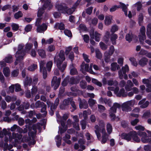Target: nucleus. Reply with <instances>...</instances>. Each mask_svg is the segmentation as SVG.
Segmentation results:
<instances>
[{
	"label": "nucleus",
	"instance_id": "obj_1",
	"mask_svg": "<svg viewBox=\"0 0 151 151\" xmlns=\"http://www.w3.org/2000/svg\"><path fill=\"white\" fill-rule=\"evenodd\" d=\"M65 59V52L63 50H61L59 54L55 55L54 58V62L56 63L57 67L62 72H63L67 66V64L65 63L63 64L61 66V65Z\"/></svg>",
	"mask_w": 151,
	"mask_h": 151
},
{
	"label": "nucleus",
	"instance_id": "obj_2",
	"mask_svg": "<svg viewBox=\"0 0 151 151\" xmlns=\"http://www.w3.org/2000/svg\"><path fill=\"white\" fill-rule=\"evenodd\" d=\"M122 139L129 141L131 140L132 138L136 142H139L140 141V138L137 136V132L135 131H130L128 133L124 132L121 135Z\"/></svg>",
	"mask_w": 151,
	"mask_h": 151
},
{
	"label": "nucleus",
	"instance_id": "obj_3",
	"mask_svg": "<svg viewBox=\"0 0 151 151\" xmlns=\"http://www.w3.org/2000/svg\"><path fill=\"white\" fill-rule=\"evenodd\" d=\"M60 81V78H59L58 79L57 77L56 76L53 77L51 81V86H54V90H56L59 87Z\"/></svg>",
	"mask_w": 151,
	"mask_h": 151
},
{
	"label": "nucleus",
	"instance_id": "obj_4",
	"mask_svg": "<svg viewBox=\"0 0 151 151\" xmlns=\"http://www.w3.org/2000/svg\"><path fill=\"white\" fill-rule=\"evenodd\" d=\"M11 133L10 132H8L5 129H4L2 131H0V137L2 138L5 136L4 141L6 142L8 141V138L7 136L9 137L10 140V137Z\"/></svg>",
	"mask_w": 151,
	"mask_h": 151
},
{
	"label": "nucleus",
	"instance_id": "obj_5",
	"mask_svg": "<svg viewBox=\"0 0 151 151\" xmlns=\"http://www.w3.org/2000/svg\"><path fill=\"white\" fill-rule=\"evenodd\" d=\"M129 68L127 65H125L124 66H123L122 68V70H120L118 71V75L120 79H122L123 78V74L126 73V72L129 71Z\"/></svg>",
	"mask_w": 151,
	"mask_h": 151
},
{
	"label": "nucleus",
	"instance_id": "obj_6",
	"mask_svg": "<svg viewBox=\"0 0 151 151\" xmlns=\"http://www.w3.org/2000/svg\"><path fill=\"white\" fill-rule=\"evenodd\" d=\"M78 100L79 101V107L80 109L83 108L86 109L88 107V104L85 99L82 100L80 97H79Z\"/></svg>",
	"mask_w": 151,
	"mask_h": 151
},
{
	"label": "nucleus",
	"instance_id": "obj_7",
	"mask_svg": "<svg viewBox=\"0 0 151 151\" xmlns=\"http://www.w3.org/2000/svg\"><path fill=\"white\" fill-rule=\"evenodd\" d=\"M55 7L58 11L64 14L65 12H66L67 6L65 4L63 3L57 4Z\"/></svg>",
	"mask_w": 151,
	"mask_h": 151
},
{
	"label": "nucleus",
	"instance_id": "obj_8",
	"mask_svg": "<svg viewBox=\"0 0 151 151\" xmlns=\"http://www.w3.org/2000/svg\"><path fill=\"white\" fill-rule=\"evenodd\" d=\"M146 99L145 98H144L139 102L138 105H141L140 107L141 108H146L149 105V102L148 101H146L145 103Z\"/></svg>",
	"mask_w": 151,
	"mask_h": 151
},
{
	"label": "nucleus",
	"instance_id": "obj_9",
	"mask_svg": "<svg viewBox=\"0 0 151 151\" xmlns=\"http://www.w3.org/2000/svg\"><path fill=\"white\" fill-rule=\"evenodd\" d=\"M23 46L21 44H19V63L20 61L23 60L26 55V51L24 50H22Z\"/></svg>",
	"mask_w": 151,
	"mask_h": 151
},
{
	"label": "nucleus",
	"instance_id": "obj_10",
	"mask_svg": "<svg viewBox=\"0 0 151 151\" xmlns=\"http://www.w3.org/2000/svg\"><path fill=\"white\" fill-rule=\"evenodd\" d=\"M37 29V31L38 32L41 33L42 31L46 30L47 29V26L46 24L43 23L42 24L38 26Z\"/></svg>",
	"mask_w": 151,
	"mask_h": 151
},
{
	"label": "nucleus",
	"instance_id": "obj_11",
	"mask_svg": "<svg viewBox=\"0 0 151 151\" xmlns=\"http://www.w3.org/2000/svg\"><path fill=\"white\" fill-rule=\"evenodd\" d=\"M42 7L45 9L47 8L48 10H50L52 7V5L51 4V0H47L44 2Z\"/></svg>",
	"mask_w": 151,
	"mask_h": 151
},
{
	"label": "nucleus",
	"instance_id": "obj_12",
	"mask_svg": "<svg viewBox=\"0 0 151 151\" xmlns=\"http://www.w3.org/2000/svg\"><path fill=\"white\" fill-rule=\"evenodd\" d=\"M32 82V78L31 77H29L26 76L24 81V85L25 87H26L28 86H30Z\"/></svg>",
	"mask_w": 151,
	"mask_h": 151
},
{
	"label": "nucleus",
	"instance_id": "obj_13",
	"mask_svg": "<svg viewBox=\"0 0 151 151\" xmlns=\"http://www.w3.org/2000/svg\"><path fill=\"white\" fill-rule=\"evenodd\" d=\"M120 107L121 105L117 103H114L113 106L110 108L111 111L110 112H113L114 114L116 113L117 108H119Z\"/></svg>",
	"mask_w": 151,
	"mask_h": 151
},
{
	"label": "nucleus",
	"instance_id": "obj_14",
	"mask_svg": "<svg viewBox=\"0 0 151 151\" xmlns=\"http://www.w3.org/2000/svg\"><path fill=\"white\" fill-rule=\"evenodd\" d=\"M89 64H85V63L83 62L82 63L81 65V70L82 72L84 70L86 72H88L89 71Z\"/></svg>",
	"mask_w": 151,
	"mask_h": 151
},
{
	"label": "nucleus",
	"instance_id": "obj_15",
	"mask_svg": "<svg viewBox=\"0 0 151 151\" xmlns=\"http://www.w3.org/2000/svg\"><path fill=\"white\" fill-rule=\"evenodd\" d=\"M148 62V59L147 58L143 57L139 61V64L142 67H144L146 65Z\"/></svg>",
	"mask_w": 151,
	"mask_h": 151
},
{
	"label": "nucleus",
	"instance_id": "obj_16",
	"mask_svg": "<svg viewBox=\"0 0 151 151\" xmlns=\"http://www.w3.org/2000/svg\"><path fill=\"white\" fill-rule=\"evenodd\" d=\"M15 86V91L16 92L18 91L19 90V84H16L15 85V86L14 85H13L9 87V92L11 93H13L14 91Z\"/></svg>",
	"mask_w": 151,
	"mask_h": 151
},
{
	"label": "nucleus",
	"instance_id": "obj_17",
	"mask_svg": "<svg viewBox=\"0 0 151 151\" xmlns=\"http://www.w3.org/2000/svg\"><path fill=\"white\" fill-rule=\"evenodd\" d=\"M117 96L120 97L121 96L124 97H125L127 96V93L125 92V90L124 88L120 89L119 93L116 94Z\"/></svg>",
	"mask_w": 151,
	"mask_h": 151
},
{
	"label": "nucleus",
	"instance_id": "obj_18",
	"mask_svg": "<svg viewBox=\"0 0 151 151\" xmlns=\"http://www.w3.org/2000/svg\"><path fill=\"white\" fill-rule=\"evenodd\" d=\"M134 37V35L132 33H129L127 34L125 36V39L129 43L131 42L132 40Z\"/></svg>",
	"mask_w": 151,
	"mask_h": 151
},
{
	"label": "nucleus",
	"instance_id": "obj_19",
	"mask_svg": "<svg viewBox=\"0 0 151 151\" xmlns=\"http://www.w3.org/2000/svg\"><path fill=\"white\" fill-rule=\"evenodd\" d=\"M118 38V36L116 34H112L110 37V40L113 45L116 44V40Z\"/></svg>",
	"mask_w": 151,
	"mask_h": 151
},
{
	"label": "nucleus",
	"instance_id": "obj_20",
	"mask_svg": "<svg viewBox=\"0 0 151 151\" xmlns=\"http://www.w3.org/2000/svg\"><path fill=\"white\" fill-rule=\"evenodd\" d=\"M54 28L56 29H58L60 30H63L65 29V25L63 23H58L55 24Z\"/></svg>",
	"mask_w": 151,
	"mask_h": 151
},
{
	"label": "nucleus",
	"instance_id": "obj_21",
	"mask_svg": "<svg viewBox=\"0 0 151 151\" xmlns=\"http://www.w3.org/2000/svg\"><path fill=\"white\" fill-rule=\"evenodd\" d=\"M110 36V32L109 31H106L105 33V35L104 37V41L105 43L107 44L108 42Z\"/></svg>",
	"mask_w": 151,
	"mask_h": 151
},
{
	"label": "nucleus",
	"instance_id": "obj_22",
	"mask_svg": "<svg viewBox=\"0 0 151 151\" xmlns=\"http://www.w3.org/2000/svg\"><path fill=\"white\" fill-rule=\"evenodd\" d=\"M33 44L32 43H27L25 45V49L24 50L26 51V53L29 51L32 47Z\"/></svg>",
	"mask_w": 151,
	"mask_h": 151
},
{
	"label": "nucleus",
	"instance_id": "obj_23",
	"mask_svg": "<svg viewBox=\"0 0 151 151\" xmlns=\"http://www.w3.org/2000/svg\"><path fill=\"white\" fill-rule=\"evenodd\" d=\"M144 17L143 14L140 13L139 15L138 18V23L140 26H141L143 22Z\"/></svg>",
	"mask_w": 151,
	"mask_h": 151
},
{
	"label": "nucleus",
	"instance_id": "obj_24",
	"mask_svg": "<svg viewBox=\"0 0 151 151\" xmlns=\"http://www.w3.org/2000/svg\"><path fill=\"white\" fill-rule=\"evenodd\" d=\"M38 54L39 56L42 58H45L46 57V53L45 51L42 49H39L37 50Z\"/></svg>",
	"mask_w": 151,
	"mask_h": 151
},
{
	"label": "nucleus",
	"instance_id": "obj_25",
	"mask_svg": "<svg viewBox=\"0 0 151 151\" xmlns=\"http://www.w3.org/2000/svg\"><path fill=\"white\" fill-rule=\"evenodd\" d=\"M5 99L7 102H9L11 101H15L16 98L15 97H11L9 96H5Z\"/></svg>",
	"mask_w": 151,
	"mask_h": 151
},
{
	"label": "nucleus",
	"instance_id": "obj_26",
	"mask_svg": "<svg viewBox=\"0 0 151 151\" xmlns=\"http://www.w3.org/2000/svg\"><path fill=\"white\" fill-rule=\"evenodd\" d=\"M73 100V99L68 97L64 100L63 102V104L65 106H67L70 104L71 100Z\"/></svg>",
	"mask_w": 151,
	"mask_h": 151
},
{
	"label": "nucleus",
	"instance_id": "obj_27",
	"mask_svg": "<svg viewBox=\"0 0 151 151\" xmlns=\"http://www.w3.org/2000/svg\"><path fill=\"white\" fill-rule=\"evenodd\" d=\"M6 63H11L13 62L12 57L11 55H9L7 56L4 59Z\"/></svg>",
	"mask_w": 151,
	"mask_h": 151
},
{
	"label": "nucleus",
	"instance_id": "obj_28",
	"mask_svg": "<svg viewBox=\"0 0 151 151\" xmlns=\"http://www.w3.org/2000/svg\"><path fill=\"white\" fill-rule=\"evenodd\" d=\"M45 9L41 7L39 9L37 13V17H41L45 12Z\"/></svg>",
	"mask_w": 151,
	"mask_h": 151
},
{
	"label": "nucleus",
	"instance_id": "obj_29",
	"mask_svg": "<svg viewBox=\"0 0 151 151\" xmlns=\"http://www.w3.org/2000/svg\"><path fill=\"white\" fill-rule=\"evenodd\" d=\"M109 116L111 121H114L116 119H117V121L119 120V118L118 117H116L114 114L113 112H109Z\"/></svg>",
	"mask_w": 151,
	"mask_h": 151
},
{
	"label": "nucleus",
	"instance_id": "obj_30",
	"mask_svg": "<svg viewBox=\"0 0 151 151\" xmlns=\"http://www.w3.org/2000/svg\"><path fill=\"white\" fill-rule=\"evenodd\" d=\"M75 9L73 8H69L67 6L66 8V12H65V14H67L69 15L72 14L75 11Z\"/></svg>",
	"mask_w": 151,
	"mask_h": 151
},
{
	"label": "nucleus",
	"instance_id": "obj_31",
	"mask_svg": "<svg viewBox=\"0 0 151 151\" xmlns=\"http://www.w3.org/2000/svg\"><path fill=\"white\" fill-rule=\"evenodd\" d=\"M37 87L35 86L32 87L31 89V94L32 97H34L37 93Z\"/></svg>",
	"mask_w": 151,
	"mask_h": 151
},
{
	"label": "nucleus",
	"instance_id": "obj_32",
	"mask_svg": "<svg viewBox=\"0 0 151 151\" xmlns=\"http://www.w3.org/2000/svg\"><path fill=\"white\" fill-rule=\"evenodd\" d=\"M3 72L5 76H8L9 75L10 73L9 68L8 67L4 68L3 69Z\"/></svg>",
	"mask_w": 151,
	"mask_h": 151
},
{
	"label": "nucleus",
	"instance_id": "obj_33",
	"mask_svg": "<svg viewBox=\"0 0 151 151\" xmlns=\"http://www.w3.org/2000/svg\"><path fill=\"white\" fill-rule=\"evenodd\" d=\"M27 132V129L26 127L25 128H24V129L19 127V140L22 137V135L21 134V133H26Z\"/></svg>",
	"mask_w": 151,
	"mask_h": 151
},
{
	"label": "nucleus",
	"instance_id": "obj_34",
	"mask_svg": "<svg viewBox=\"0 0 151 151\" xmlns=\"http://www.w3.org/2000/svg\"><path fill=\"white\" fill-rule=\"evenodd\" d=\"M111 19L109 17L106 16L105 19V23L106 25H109L111 23Z\"/></svg>",
	"mask_w": 151,
	"mask_h": 151
},
{
	"label": "nucleus",
	"instance_id": "obj_35",
	"mask_svg": "<svg viewBox=\"0 0 151 151\" xmlns=\"http://www.w3.org/2000/svg\"><path fill=\"white\" fill-rule=\"evenodd\" d=\"M138 135L140 137H147V134L146 132H142L140 131H138L137 132V136L138 137Z\"/></svg>",
	"mask_w": 151,
	"mask_h": 151
},
{
	"label": "nucleus",
	"instance_id": "obj_36",
	"mask_svg": "<svg viewBox=\"0 0 151 151\" xmlns=\"http://www.w3.org/2000/svg\"><path fill=\"white\" fill-rule=\"evenodd\" d=\"M52 65L53 63L52 61H50L47 63L46 68L48 71L51 70Z\"/></svg>",
	"mask_w": 151,
	"mask_h": 151
},
{
	"label": "nucleus",
	"instance_id": "obj_37",
	"mask_svg": "<svg viewBox=\"0 0 151 151\" xmlns=\"http://www.w3.org/2000/svg\"><path fill=\"white\" fill-rule=\"evenodd\" d=\"M114 46L113 45H111L110 47L109 50L108 52H106L107 54H109L110 55H112L114 52Z\"/></svg>",
	"mask_w": 151,
	"mask_h": 151
},
{
	"label": "nucleus",
	"instance_id": "obj_38",
	"mask_svg": "<svg viewBox=\"0 0 151 151\" xmlns=\"http://www.w3.org/2000/svg\"><path fill=\"white\" fill-rule=\"evenodd\" d=\"M80 86L82 89H85L87 86V83L85 80H82L80 82Z\"/></svg>",
	"mask_w": 151,
	"mask_h": 151
},
{
	"label": "nucleus",
	"instance_id": "obj_39",
	"mask_svg": "<svg viewBox=\"0 0 151 151\" xmlns=\"http://www.w3.org/2000/svg\"><path fill=\"white\" fill-rule=\"evenodd\" d=\"M129 60L133 65L136 67L137 66L138 64L135 58H131L129 59Z\"/></svg>",
	"mask_w": 151,
	"mask_h": 151
},
{
	"label": "nucleus",
	"instance_id": "obj_40",
	"mask_svg": "<svg viewBox=\"0 0 151 151\" xmlns=\"http://www.w3.org/2000/svg\"><path fill=\"white\" fill-rule=\"evenodd\" d=\"M37 68V66L36 64H33L30 66L29 67L28 69L31 71H33Z\"/></svg>",
	"mask_w": 151,
	"mask_h": 151
},
{
	"label": "nucleus",
	"instance_id": "obj_41",
	"mask_svg": "<svg viewBox=\"0 0 151 151\" xmlns=\"http://www.w3.org/2000/svg\"><path fill=\"white\" fill-rule=\"evenodd\" d=\"M78 72L76 68H73L71 69L70 70V74L72 76L77 75Z\"/></svg>",
	"mask_w": 151,
	"mask_h": 151
},
{
	"label": "nucleus",
	"instance_id": "obj_42",
	"mask_svg": "<svg viewBox=\"0 0 151 151\" xmlns=\"http://www.w3.org/2000/svg\"><path fill=\"white\" fill-rule=\"evenodd\" d=\"M45 104L43 102H41L40 101H37L35 104L36 107L37 108H41L43 106V105Z\"/></svg>",
	"mask_w": 151,
	"mask_h": 151
},
{
	"label": "nucleus",
	"instance_id": "obj_43",
	"mask_svg": "<svg viewBox=\"0 0 151 151\" xmlns=\"http://www.w3.org/2000/svg\"><path fill=\"white\" fill-rule=\"evenodd\" d=\"M137 6V11H140L142 8V5L141 3L140 2H138L135 4Z\"/></svg>",
	"mask_w": 151,
	"mask_h": 151
},
{
	"label": "nucleus",
	"instance_id": "obj_44",
	"mask_svg": "<svg viewBox=\"0 0 151 151\" xmlns=\"http://www.w3.org/2000/svg\"><path fill=\"white\" fill-rule=\"evenodd\" d=\"M41 108H42L41 109V112L42 113L44 112V113L43 114V115L44 116H46L47 114V112L45 111L47 108V106L46 104H45L43 105V106Z\"/></svg>",
	"mask_w": 151,
	"mask_h": 151
},
{
	"label": "nucleus",
	"instance_id": "obj_45",
	"mask_svg": "<svg viewBox=\"0 0 151 151\" xmlns=\"http://www.w3.org/2000/svg\"><path fill=\"white\" fill-rule=\"evenodd\" d=\"M105 58H104V60L106 63H108L110 59L111 56L109 54H107V53L105 52Z\"/></svg>",
	"mask_w": 151,
	"mask_h": 151
},
{
	"label": "nucleus",
	"instance_id": "obj_46",
	"mask_svg": "<svg viewBox=\"0 0 151 151\" xmlns=\"http://www.w3.org/2000/svg\"><path fill=\"white\" fill-rule=\"evenodd\" d=\"M71 101L70 104L72 107V109L71 110V112H73L76 109L77 107L75 104V101H73V100H71Z\"/></svg>",
	"mask_w": 151,
	"mask_h": 151
},
{
	"label": "nucleus",
	"instance_id": "obj_47",
	"mask_svg": "<svg viewBox=\"0 0 151 151\" xmlns=\"http://www.w3.org/2000/svg\"><path fill=\"white\" fill-rule=\"evenodd\" d=\"M99 45L101 48L104 50H106L107 48V46L102 42L99 43Z\"/></svg>",
	"mask_w": 151,
	"mask_h": 151
},
{
	"label": "nucleus",
	"instance_id": "obj_48",
	"mask_svg": "<svg viewBox=\"0 0 151 151\" xmlns=\"http://www.w3.org/2000/svg\"><path fill=\"white\" fill-rule=\"evenodd\" d=\"M13 138L15 139V142H16L18 143V140L19 139V135L18 133H13L12 134Z\"/></svg>",
	"mask_w": 151,
	"mask_h": 151
},
{
	"label": "nucleus",
	"instance_id": "obj_49",
	"mask_svg": "<svg viewBox=\"0 0 151 151\" xmlns=\"http://www.w3.org/2000/svg\"><path fill=\"white\" fill-rule=\"evenodd\" d=\"M122 106L123 108L125 109L127 111L131 110V108L129 106V105L126 103H123Z\"/></svg>",
	"mask_w": 151,
	"mask_h": 151
},
{
	"label": "nucleus",
	"instance_id": "obj_50",
	"mask_svg": "<svg viewBox=\"0 0 151 151\" xmlns=\"http://www.w3.org/2000/svg\"><path fill=\"white\" fill-rule=\"evenodd\" d=\"M65 34L69 37H71L72 36L71 31L68 29H65L64 31Z\"/></svg>",
	"mask_w": 151,
	"mask_h": 151
},
{
	"label": "nucleus",
	"instance_id": "obj_51",
	"mask_svg": "<svg viewBox=\"0 0 151 151\" xmlns=\"http://www.w3.org/2000/svg\"><path fill=\"white\" fill-rule=\"evenodd\" d=\"M139 41L141 43L143 42L145 40L146 38V36L145 35H139Z\"/></svg>",
	"mask_w": 151,
	"mask_h": 151
},
{
	"label": "nucleus",
	"instance_id": "obj_52",
	"mask_svg": "<svg viewBox=\"0 0 151 151\" xmlns=\"http://www.w3.org/2000/svg\"><path fill=\"white\" fill-rule=\"evenodd\" d=\"M69 78H66L64 79L63 81L62 82V85L63 86H66L69 82Z\"/></svg>",
	"mask_w": 151,
	"mask_h": 151
},
{
	"label": "nucleus",
	"instance_id": "obj_53",
	"mask_svg": "<svg viewBox=\"0 0 151 151\" xmlns=\"http://www.w3.org/2000/svg\"><path fill=\"white\" fill-rule=\"evenodd\" d=\"M99 35H100V34L97 32L96 31L95 32V39L96 42H99L100 41V37Z\"/></svg>",
	"mask_w": 151,
	"mask_h": 151
},
{
	"label": "nucleus",
	"instance_id": "obj_54",
	"mask_svg": "<svg viewBox=\"0 0 151 151\" xmlns=\"http://www.w3.org/2000/svg\"><path fill=\"white\" fill-rule=\"evenodd\" d=\"M6 103L4 100L1 101V104L0 103V107L1 106V108L3 109H5L6 107Z\"/></svg>",
	"mask_w": 151,
	"mask_h": 151
},
{
	"label": "nucleus",
	"instance_id": "obj_55",
	"mask_svg": "<svg viewBox=\"0 0 151 151\" xmlns=\"http://www.w3.org/2000/svg\"><path fill=\"white\" fill-rule=\"evenodd\" d=\"M88 102L89 106H92L95 104L96 101L91 98H90L89 99Z\"/></svg>",
	"mask_w": 151,
	"mask_h": 151
},
{
	"label": "nucleus",
	"instance_id": "obj_56",
	"mask_svg": "<svg viewBox=\"0 0 151 151\" xmlns=\"http://www.w3.org/2000/svg\"><path fill=\"white\" fill-rule=\"evenodd\" d=\"M107 130L108 132L110 134L112 131V127L110 124L108 123L107 125Z\"/></svg>",
	"mask_w": 151,
	"mask_h": 151
},
{
	"label": "nucleus",
	"instance_id": "obj_57",
	"mask_svg": "<svg viewBox=\"0 0 151 151\" xmlns=\"http://www.w3.org/2000/svg\"><path fill=\"white\" fill-rule=\"evenodd\" d=\"M93 9L92 7H90L86 9V13L88 14L91 15Z\"/></svg>",
	"mask_w": 151,
	"mask_h": 151
},
{
	"label": "nucleus",
	"instance_id": "obj_58",
	"mask_svg": "<svg viewBox=\"0 0 151 151\" xmlns=\"http://www.w3.org/2000/svg\"><path fill=\"white\" fill-rule=\"evenodd\" d=\"M25 96L28 99H29L31 97V93L29 90H26L25 91Z\"/></svg>",
	"mask_w": 151,
	"mask_h": 151
},
{
	"label": "nucleus",
	"instance_id": "obj_59",
	"mask_svg": "<svg viewBox=\"0 0 151 151\" xmlns=\"http://www.w3.org/2000/svg\"><path fill=\"white\" fill-rule=\"evenodd\" d=\"M118 29V27L116 25H114L112 26L111 28V32L112 33H114L116 31H117Z\"/></svg>",
	"mask_w": 151,
	"mask_h": 151
},
{
	"label": "nucleus",
	"instance_id": "obj_60",
	"mask_svg": "<svg viewBox=\"0 0 151 151\" xmlns=\"http://www.w3.org/2000/svg\"><path fill=\"white\" fill-rule=\"evenodd\" d=\"M117 63H113L111 64V69L112 71H114L116 70Z\"/></svg>",
	"mask_w": 151,
	"mask_h": 151
},
{
	"label": "nucleus",
	"instance_id": "obj_61",
	"mask_svg": "<svg viewBox=\"0 0 151 151\" xmlns=\"http://www.w3.org/2000/svg\"><path fill=\"white\" fill-rule=\"evenodd\" d=\"M83 40L84 42L86 43H88L89 40V36L87 34L84 35H83Z\"/></svg>",
	"mask_w": 151,
	"mask_h": 151
},
{
	"label": "nucleus",
	"instance_id": "obj_62",
	"mask_svg": "<svg viewBox=\"0 0 151 151\" xmlns=\"http://www.w3.org/2000/svg\"><path fill=\"white\" fill-rule=\"evenodd\" d=\"M32 28V25L29 24L27 25L24 28L25 31L27 32H28L31 31Z\"/></svg>",
	"mask_w": 151,
	"mask_h": 151
},
{
	"label": "nucleus",
	"instance_id": "obj_63",
	"mask_svg": "<svg viewBox=\"0 0 151 151\" xmlns=\"http://www.w3.org/2000/svg\"><path fill=\"white\" fill-rule=\"evenodd\" d=\"M38 79L37 75H35L33 77L32 83L34 85H36L38 81Z\"/></svg>",
	"mask_w": 151,
	"mask_h": 151
},
{
	"label": "nucleus",
	"instance_id": "obj_64",
	"mask_svg": "<svg viewBox=\"0 0 151 151\" xmlns=\"http://www.w3.org/2000/svg\"><path fill=\"white\" fill-rule=\"evenodd\" d=\"M144 149L146 151H151V146L150 145H145L144 147Z\"/></svg>",
	"mask_w": 151,
	"mask_h": 151
}]
</instances>
